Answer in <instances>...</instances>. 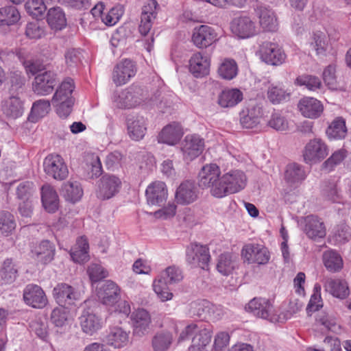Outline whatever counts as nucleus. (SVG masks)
I'll return each mask as SVG.
<instances>
[{
    "label": "nucleus",
    "instance_id": "f257e3e1",
    "mask_svg": "<svg viewBox=\"0 0 351 351\" xmlns=\"http://www.w3.org/2000/svg\"><path fill=\"white\" fill-rule=\"evenodd\" d=\"M247 178L243 171L234 169L221 175L220 167L215 163L204 165L199 172V186L209 191L216 198L239 192L246 185Z\"/></svg>",
    "mask_w": 351,
    "mask_h": 351
},
{
    "label": "nucleus",
    "instance_id": "f03ea898",
    "mask_svg": "<svg viewBox=\"0 0 351 351\" xmlns=\"http://www.w3.org/2000/svg\"><path fill=\"white\" fill-rule=\"evenodd\" d=\"M191 337V345L189 351H209L212 330L204 323H191L184 327L180 332L178 341L181 343ZM230 337L226 332H217L214 338L211 351H223L229 345Z\"/></svg>",
    "mask_w": 351,
    "mask_h": 351
},
{
    "label": "nucleus",
    "instance_id": "7ed1b4c3",
    "mask_svg": "<svg viewBox=\"0 0 351 351\" xmlns=\"http://www.w3.org/2000/svg\"><path fill=\"white\" fill-rule=\"evenodd\" d=\"M75 88L73 79L65 78L57 87L51 99V104L57 114L62 119L67 118L73 110L75 99L73 93Z\"/></svg>",
    "mask_w": 351,
    "mask_h": 351
},
{
    "label": "nucleus",
    "instance_id": "20e7f679",
    "mask_svg": "<svg viewBox=\"0 0 351 351\" xmlns=\"http://www.w3.org/2000/svg\"><path fill=\"white\" fill-rule=\"evenodd\" d=\"M183 278L181 269L176 266H170L162 271L153 282V289L162 302L171 300L173 293L168 285L179 282Z\"/></svg>",
    "mask_w": 351,
    "mask_h": 351
},
{
    "label": "nucleus",
    "instance_id": "39448f33",
    "mask_svg": "<svg viewBox=\"0 0 351 351\" xmlns=\"http://www.w3.org/2000/svg\"><path fill=\"white\" fill-rule=\"evenodd\" d=\"M144 91L138 86H130L121 91H116L112 97L114 106L121 108H131L141 105L144 99Z\"/></svg>",
    "mask_w": 351,
    "mask_h": 351
},
{
    "label": "nucleus",
    "instance_id": "423d86ee",
    "mask_svg": "<svg viewBox=\"0 0 351 351\" xmlns=\"http://www.w3.org/2000/svg\"><path fill=\"white\" fill-rule=\"evenodd\" d=\"M230 28L232 34L240 39L250 38L258 33L256 21L247 15L234 17L230 22Z\"/></svg>",
    "mask_w": 351,
    "mask_h": 351
},
{
    "label": "nucleus",
    "instance_id": "0eeeda50",
    "mask_svg": "<svg viewBox=\"0 0 351 351\" xmlns=\"http://www.w3.org/2000/svg\"><path fill=\"white\" fill-rule=\"evenodd\" d=\"M93 300H86L83 304V311L80 317V324L82 331L88 335H93L102 327L101 319L96 315L93 309Z\"/></svg>",
    "mask_w": 351,
    "mask_h": 351
},
{
    "label": "nucleus",
    "instance_id": "6e6552de",
    "mask_svg": "<svg viewBox=\"0 0 351 351\" xmlns=\"http://www.w3.org/2000/svg\"><path fill=\"white\" fill-rule=\"evenodd\" d=\"M241 256L248 264L266 265L269 263L271 254L263 245L258 243L245 244L241 250Z\"/></svg>",
    "mask_w": 351,
    "mask_h": 351
},
{
    "label": "nucleus",
    "instance_id": "1a4fd4ad",
    "mask_svg": "<svg viewBox=\"0 0 351 351\" xmlns=\"http://www.w3.org/2000/svg\"><path fill=\"white\" fill-rule=\"evenodd\" d=\"M245 309L254 316L267 319L270 322L276 323L278 320L273 305L266 298H254L249 302Z\"/></svg>",
    "mask_w": 351,
    "mask_h": 351
},
{
    "label": "nucleus",
    "instance_id": "9d476101",
    "mask_svg": "<svg viewBox=\"0 0 351 351\" xmlns=\"http://www.w3.org/2000/svg\"><path fill=\"white\" fill-rule=\"evenodd\" d=\"M328 154V147L319 138L310 140L305 145L302 156L307 164H316L322 161Z\"/></svg>",
    "mask_w": 351,
    "mask_h": 351
},
{
    "label": "nucleus",
    "instance_id": "9b49d317",
    "mask_svg": "<svg viewBox=\"0 0 351 351\" xmlns=\"http://www.w3.org/2000/svg\"><path fill=\"white\" fill-rule=\"evenodd\" d=\"M44 171L55 180H64L69 175V169L62 157L58 154H49L43 161Z\"/></svg>",
    "mask_w": 351,
    "mask_h": 351
},
{
    "label": "nucleus",
    "instance_id": "f8f14e48",
    "mask_svg": "<svg viewBox=\"0 0 351 351\" xmlns=\"http://www.w3.org/2000/svg\"><path fill=\"white\" fill-rule=\"evenodd\" d=\"M105 4L103 2H98L90 10V13L95 20L101 21L106 26L116 25L124 13L123 8L121 5H116L105 12Z\"/></svg>",
    "mask_w": 351,
    "mask_h": 351
},
{
    "label": "nucleus",
    "instance_id": "ddd939ff",
    "mask_svg": "<svg viewBox=\"0 0 351 351\" xmlns=\"http://www.w3.org/2000/svg\"><path fill=\"white\" fill-rule=\"evenodd\" d=\"M219 39V34L215 29L207 25H201L193 30L191 40L195 47L206 49Z\"/></svg>",
    "mask_w": 351,
    "mask_h": 351
},
{
    "label": "nucleus",
    "instance_id": "4468645a",
    "mask_svg": "<svg viewBox=\"0 0 351 351\" xmlns=\"http://www.w3.org/2000/svg\"><path fill=\"white\" fill-rule=\"evenodd\" d=\"M260 57L261 60L274 66L283 64L286 60V54L282 49L276 43L265 42L260 46Z\"/></svg>",
    "mask_w": 351,
    "mask_h": 351
},
{
    "label": "nucleus",
    "instance_id": "2eb2a0df",
    "mask_svg": "<svg viewBox=\"0 0 351 351\" xmlns=\"http://www.w3.org/2000/svg\"><path fill=\"white\" fill-rule=\"evenodd\" d=\"M121 186V181L119 177L106 174L99 181L97 197L102 200L109 199L119 193Z\"/></svg>",
    "mask_w": 351,
    "mask_h": 351
},
{
    "label": "nucleus",
    "instance_id": "dca6fc26",
    "mask_svg": "<svg viewBox=\"0 0 351 351\" xmlns=\"http://www.w3.org/2000/svg\"><path fill=\"white\" fill-rule=\"evenodd\" d=\"M53 295L59 306L75 305L81 298V293L72 286L66 283L57 285L53 290Z\"/></svg>",
    "mask_w": 351,
    "mask_h": 351
},
{
    "label": "nucleus",
    "instance_id": "f3484780",
    "mask_svg": "<svg viewBox=\"0 0 351 351\" xmlns=\"http://www.w3.org/2000/svg\"><path fill=\"white\" fill-rule=\"evenodd\" d=\"M204 149V140L197 134H188L182 143L181 150L185 161H192Z\"/></svg>",
    "mask_w": 351,
    "mask_h": 351
},
{
    "label": "nucleus",
    "instance_id": "a211bd4d",
    "mask_svg": "<svg viewBox=\"0 0 351 351\" xmlns=\"http://www.w3.org/2000/svg\"><path fill=\"white\" fill-rule=\"evenodd\" d=\"M186 261L193 267L205 269L210 260L208 249L206 245L191 243L186 248Z\"/></svg>",
    "mask_w": 351,
    "mask_h": 351
},
{
    "label": "nucleus",
    "instance_id": "6ab92c4d",
    "mask_svg": "<svg viewBox=\"0 0 351 351\" xmlns=\"http://www.w3.org/2000/svg\"><path fill=\"white\" fill-rule=\"evenodd\" d=\"M299 226L302 228L306 236L316 240L326 235V228L324 222L315 215H308L298 221Z\"/></svg>",
    "mask_w": 351,
    "mask_h": 351
},
{
    "label": "nucleus",
    "instance_id": "aec40b11",
    "mask_svg": "<svg viewBox=\"0 0 351 351\" xmlns=\"http://www.w3.org/2000/svg\"><path fill=\"white\" fill-rule=\"evenodd\" d=\"M56 83V74L51 71H45L35 76L32 90L36 95H48L52 93Z\"/></svg>",
    "mask_w": 351,
    "mask_h": 351
},
{
    "label": "nucleus",
    "instance_id": "412c9836",
    "mask_svg": "<svg viewBox=\"0 0 351 351\" xmlns=\"http://www.w3.org/2000/svg\"><path fill=\"white\" fill-rule=\"evenodd\" d=\"M105 342L114 349H121L130 342V331L119 326H110L105 337Z\"/></svg>",
    "mask_w": 351,
    "mask_h": 351
},
{
    "label": "nucleus",
    "instance_id": "4be33fe9",
    "mask_svg": "<svg viewBox=\"0 0 351 351\" xmlns=\"http://www.w3.org/2000/svg\"><path fill=\"white\" fill-rule=\"evenodd\" d=\"M159 5L156 0H148L142 8L139 32L145 36L151 30L154 21L156 19Z\"/></svg>",
    "mask_w": 351,
    "mask_h": 351
},
{
    "label": "nucleus",
    "instance_id": "5701e85b",
    "mask_svg": "<svg viewBox=\"0 0 351 351\" xmlns=\"http://www.w3.org/2000/svg\"><path fill=\"white\" fill-rule=\"evenodd\" d=\"M136 73L134 63L128 59L118 63L114 68L112 81L117 86H121L128 83Z\"/></svg>",
    "mask_w": 351,
    "mask_h": 351
},
{
    "label": "nucleus",
    "instance_id": "b1692460",
    "mask_svg": "<svg viewBox=\"0 0 351 351\" xmlns=\"http://www.w3.org/2000/svg\"><path fill=\"white\" fill-rule=\"evenodd\" d=\"M127 132L136 141L143 138L147 132V119L141 115L130 114L126 119Z\"/></svg>",
    "mask_w": 351,
    "mask_h": 351
},
{
    "label": "nucleus",
    "instance_id": "393cba45",
    "mask_svg": "<svg viewBox=\"0 0 351 351\" xmlns=\"http://www.w3.org/2000/svg\"><path fill=\"white\" fill-rule=\"evenodd\" d=\"M25 302L36 308H42L47 304V298L43 289L34 284L27 285L23 291Z\"/></svg>",
    "mask_w": 351,
    "mask_h": 351
},
{
    "label": "nucleus",
    "instance_id": "a878e982",
    "mask_svg": "<svg viewBox=\"0 0 351 351\" xmlns=\"http://www.w3.org/2000/svg\"><path fill=\"white\" fill-rule=\"evenodd\" d=\"M210 62L206 53L196 52L189 60L190 73L197 78L203 77L209 74Z\"/></svg>",
    "mask_w": 351,
    "mask_h": 351
},
{
    "label": "nucleus",
    "instance_id": "bb28decb",
    "mask_svg": "<svg viewBox=\"0 0 351 351\" xmlns=\"http://www.w3.org/2000/svg\"><path fill=\"white\" fill-rule=\"evenodd\" d=\"M258 18L259 25L263 30L276 32L278 28V22L275 12L267 5L260 4L254 9Z\"/></svg>",
    "mask_w": 351,
    "mask_h": 351
},
{
    "label": "nucleus",
    "instance_id": "cd10ccee",
    "mask_svg": "<svg viewBox=\"0 0 351 351\" xmlns=\"http://www.w3.org/2000/svg\"><path fill=\"white\" fill-rule=\"evenodd\" d=\"M298 107L303 117L312 119L319 118L324 111V106L321 101L311 97L300 99Z\"/></svg>",
    "mask_w": 351,
    "mask_h": 351
},
{
    "label": "nucleus",
    "instance_id": "c85d7f7f",
    "mask_svg": "<svg viewBox=\"0 0 351 351\" xmlns=\"http://www.w3.org/2000/svg\"><path fill=\"white\" fill-rule=\"evenodd\" d=\"M147 201L151 205H161L168 197V191L164 182L155 181L149 184L145 191Z\"/></svg>",
    "mask_w": 351,
    "mask_h": 351
},
{
    "label": "nucleus",
    "instance_id": "c756f323",
    "mask_svg": "<svg viewBox=\"0 0 351 351\" xmlns=\"http://www.w3.org/2000/svg\"><path fill=\"white\" fill-rule=\"evenodd\" d=\"M184 134L183 128L178 122H172L165 126L158 136V141L169 145H176Z\"/></svg>",
    "mask_w": 351,
    "mask_h": 351
},
{
    "label": "nucleus",
    "instance_id": "7c9ffc66",
    "mask_svg": "<svg viewBox=\"0 0 351 351\" xmlns=\"http://www.w3.org/2000/svg\"><path fill=\"white\" fill-rule=\"evenodd\" d=\"M97 295L104 304L113 306L120 298V289L113 281L106 280L99 287Z\"/></svg>",
    "mask_w": 351,
    "mask_h": 351
},
{
    "label": "nucleus",
    "instance_id": "2f4dec72",
    "mask_svg": "<svg viewBox=\"0 0 351 351\" xmlns=\"http://www.w3.org/2000/svg\"><path fill=\"white\" fill-rule=\"evenodd\" d=\"M32 256L36 261L47 264L51 262L54 257L55 246L49 241H42L34 245L31 250Z\"/></svg>",
    "mask_w": 351,
    "mask_h": 351
},
{
    "label": "nucleus",
    "instance_id": "473e14b6",
    "mask_svg": "<svg viewBox=\"0 0 351 351\" xmlns=\"http://www.w3.org/2000/svg\"><path fill=\"white\" fill-rule=\"evenodd\" d=\"M131 320L134 327V334L142 337L148 332L151 317L149 313L143 309L138 308L131 315Z\"/></svg>",
    "mask_w": 351,
    "mask_h": 351
},
{
    "label": "nucleus",
    "instance_id": "72a5a7b5",
    "mask_svg": "<svg viewBox=\"0 0 351 351\" xmlns=\"http://www.w3.org/2000/svg\"><path fill=\"white\" fill-rule=\"evenodd\" d=\"M197 198V190L193 182L186 181L180 184L176 192V199L178 204H189Z\"/></svg>",
    "mask_w": 351,
    "mask_h": 351
},
{
    "label": "nucleus",
    "instance_id": "f704fd0d",
    "mask_svg": "<svg viewBox=\"0 0 351 351\" xmlns=\"http://www.w3.org/2000/svg\"><path fill=\"white\" fill-rule=\"evenodd\" d=\"M309 45L316 55L320 57L326 56L330 49L329 40L324 32L313 31L310 36Z\"/></svg>",
    "mask_w": 351,
    "mask_h": 351
},
{
    "label": "nucleus",
    "instance_id": "c9c22d12",
    "mask_svg": "<svg viewBox=\"0 0 351 351\" xmlns=\"http://www.w3.org/2000/svg\"><path fill=\"white\" fill-rule=\"evenodd\" d=\"M2 110L7 117L17 119L23 114V102L18 96H10L3 101Z\"/></svg>",
    "mask_w": 351,
    "mask_h": 351
},
{
    "label": "nucleus",
    "instance_id": "e433bc0d",
    "mask_svg": "<svg viewBox=\"0 0 351 351\" xmlns=\"http://www.w3.org/2000/svg\"><path fill=\"white\" fill-rule=\"evenodd\" d=\"M50 321L55 327L65 330L71 324L73 317L66 307L58 306L52 310Z\"/></svg>",
    "mask_w": 351,
    "mask_h": 351
},
{
    "label": "nucleus",
    "instance_id": "4c0bfd02",
    "mask_svg": "<svg viewBox=\"0 0 351 351\" xmlns=\"http://www.w3.org/2000/svg\"><path fill=\"white\" fill-rule=\"evenodd\" d=\"M322 260L324 267L330 272H339L343 267V258L336 250H329L324 252Z\"/></svg>",
    "mask_w": 351,
    "mask_h": 351
},
{
    "label": "nucleus",
    "instance_id": "58836bf2",
    "mask_svg": "<svg viewBox=\"0 0 351 351\" xmlns=\"http://www.w3.org/2000/svg\"><path fill=\"white\" fill-rule=\"evenodd\" d=\"M325 290L334 297L344 299L349 295V289L345 280L328 278L324 282Z\"/></svg>",
    "mask_w": 351,
    "mask_h": 351
},
{
    "label": "nucleus",
    "instance_id": "ea45409f",
    "mask_svg": "<svg viewBox=\"0 0 351 351\" xmlns=\"http://www.w3.org/2000/svg\"><path fill=\"white\" fill-rule=\"evenodd\" d=\"M89 245L85 237L77 239L75 246L71 249L70 255L72 260L77 263H84L88 261Z\"/></svg>",
    "mask_w": 351,
    "mask_h": 351
},
{
    "label": "nucleus",
    "instance_id": "a19ab883",
    "mask_svg": "<svg viewBox=\"0 0 351 351\" xmlns=\"http://www.w3.org/2000/svg\"><path fill=\"white\" fill-rule=\"evenodd\" d=\"M41 200L45 209L49 213H55L58 208V196L49 185H44L41 189Z\"/></svg>",
    "mask_w": 351,
    "mask_h": 351
},
{
    "label": "nucleus",
    "instance_id": "79ce46f5",
    "mask_svg": "<svg viewBox=\"0 0 351 351\" xmlns=\"http://www.w3.org/2000/svg\"><path fill=\"white\" fill-rule=\"evenodd\" d=\"M243 99V93L238 88L223 90L218 97V104L222 108H232Z\"/></svg>",
    "mask_w": 351,
    "mask_h": 351
},
{
    "label": "nucleus",
    "instance_id": "37998d69",
    "mask_svg": "<svg viewBox=\"0 0 351 351\" xmlns=\"http://www.w3.org/2000/svg\"><path fill=\"white\" fill-rule=\"evenodd\" d=\"M16 56L23 65L27 74L35 75L41 69V64L34 60L32 54L28 51L24 49H17Z\"/></svg>",
    "mask_w": 351,
    "mask_h": 351
},
{
    "label": "nucleus",
    "instance_id": "c03bdc74",
    "mask_svg": "<svg viewBox=\"0 0 351 351\" xmlns=\"http://www.w3.org/2000/svg\"><path fill=\"white\" fill-rule=\"evenodd\" d=\"M262 114V110L260 106H252L247 110V113L241 117V124L243 128L247 129L258 128Z\"/></svg>",
    "mask_w": 351,
    "mask_h": 351
},
{
    "label": "nucleus",
    "instance_id": "a18cd8bd",
    "mask_svg": "<svg viewBox=\"0 0 351 351\" xmlns=\"http://www.w3.org/2000/svg\"><path fill=\"white\" fill-rule=\"evenodd\" d=\"M47 21L51 28L55 30H61L66 25L64 12L60 7H55L49 10Z\"/></svg>",
    "mask_w": 351,
    "mask_h": 351
},
{
    "label": "nucleus",
    "instance_id": "49530a36",
    "mask_svg": "<svg viewBox=\"0 0 351 351\" xmlns=\"http://www.w3.org/2000/svg\"><path fill=\"white\" fill-rule=\"evenodd\" d=\"M326 133L330 140L344 138L347 134L345 120L341 117L335 118L326 129Z\"/></svg>",
    "mask_w": 351,
    "mask_h": 351
},
{
    "label": "nucleus",
    "instance_id": "de8ad7c7",
    "mask_svg": "<svg viewBox=\"0 0 351 351\" xmlns=\"http://www.w3.org/2000/svg\"><path fill=\"white\" fill-rule=\"evenodd\" d=\"M81 184L75 180H69L62 186V194L67 201L75 203L80 200L83 195Z\"/></svg>",
    "mask_w": 351,
    "mask_h": 351
},
{
    "label": "nucleus",
    "instance_id": "09e8293b",
    "mask_svg": "<svg viewBox=\"0 0 351 351\" xmlns=\"http://www.w3.org/2000/svg\"><path fill=\"white\" fill-rule=\"evenodd\" d=\"M295 84L299 86H303L311 92H317L322 90L323 84L320 78L313 75L304 74L299 75L295 80Z\"/></svg>",
    "mask_w": 351,
    "mask_h": 351
},
{
    "label": "nucleus",
    "instance_id": "8fccbe9b",
    "mask_svg": "<svg viewBox=\"0 0 351 351\" xmlns=\"http://www.w3.org/2000/svg\"><path fill=\"white\" fill-rule=\"evenodd\" d=\"M21 19V14L14 6L0 8V28L16 24Z\"/></svg>",
    "mask_w": 351,
    "mask_h": 351
},
{
    "label": "nucleus",
    "instance_id": "3c124183",
    "mask_svg": "<svg viewBox=\"0 0 351 351\" xmlns=\"http://www.w3.org/2000/svg\"><path fill=\"white\" fill-rule=\"evenodd\" d=\"M316 324L323 327V329L332 332H339L340 325L337 323L336 317L326 312H320L316 317Z\"/></svg>",
    "mask_w": 351,
    "mask_h": 351
},
{
    "label": "nucleus",
    "instance_id": "603ef678",
    "mask_svg": "<svg viewBox=\"0 0 351 351\" xmlns=\"http://www.w3.org/2000/svg\"><path fill=\"white\" fill-rule=\"evenodd\" d=\"M173 335L171 331H162L157 333L152 339V347L154 351H167L172 341Z\"/></svg>",
    "mask_w": 351,
    "mask_h": 351
},
{
    "label": "nucleus",
    "instance_id": "864d4df0",
    "mask_svg": "<svg viewBox=\"0 0 351 351\" xmlns=\"http://www.w3.org/2000/svg\"><path fill=\"white\" fill-rule=\"evenodd\" d=\"M51 110L50 101L47 99H39L33 103L29 119L36 122L39 119L46 116Z\"/></svg>",
    "mask_w": 351,
    "mask_h": 351
},
{
    "label": "nucleus",
    "instance_id": "5fc2aeb1",
    "mask_svg": "<svg viewBox=\"0 0 351 351\" xmlns=\"http://www.w3.org/2000/svg\"><path fill=\"white\" fill-rule=\"evenodd\" d=\"M16 274L17 269L12 259H5L0 265V280L2 283L12 282L16 279Z\"/></svg>",
    "mask_w": 351,
    "mask_h": 351
},
{
    "label": "nucleus",
    "instance_id": "6e6d98bb",
    "mask_svg": "<svg viewBox=\"0 0 351 351\" xmlns=\"http://www.w3.org/2000/svg\"><path fill=\"white\" fill-rule=\"evenodd\" d=\"M306 178V173L300 165L293 163L287 165L285 178L290 184H295L302 182Z\"/></svg>",
    "mask_w": 351,
    "mask_h": 351
},
{
    "label": "nucleus",
    "instance_id": "4d7b16f0",
    "mask_svg": "<svg viewBox=\"0 0 351 351\" xmlns=\"http://www.w3.org/2000/svg\"><path fill=\"white\" fill-rule=\"evenodd\" d=\"M218 73L224 80H232L238 73L237 62L233 59H225L219 66Z\"/></svg>",
    "mask_w": 351,
    "mask_h": 351
},
{
    "label": "nucleus",
    "instance_id": "13d9d810",
    "mask_svg": "<svg viewBox=\"0 0 351 351\" xmlns=\"http://www.w3.org/2000/svg\"><path fill=\"white\" fill-rule=\"evenodd\" d=\"M348 152L341 148L334 152L332 155L322 164V170L325 172H330L340 165L347 157Z\"/></svg>",
    "mask_w": 351,
    "mask_h": 351
},
{
    "label": "nucleus",
    "instance_id": "bf43d9fd",
    "mask_svg": "<svg viewBox=\"0 0 351 351\" xmlns=\"http://www.w3.org/2000/svg\"><path fill=\"white\" fill-rule=\"evenodd\" d=\"M237 267V262L230 254L219 256L217 264V271L223 276L230 275Z\"/></svg>",
    "mask_w": 351,
    "mask_h": 351
},
{
    "label": "nucleus",
    "instance_id": "052dcab7",
    "mask_svg": "<svg viewBox=\"0 0 351 351\" xmlns=\"http://www.w3.org/2000/svg\"><path fill=\"white\" fill-rule=\"evenodd\" d=\"M16 222L13 215L7 211L0 212V233L9 236L15 230Z\"/></svg>",
    "mask_w": 351,
    "mask_h": 351
},
{
    "label": "nucleus",
    "instance_id": "680f3d73",
    "mask_svg": "<svg viewBox=\"0 0 351 351\" xmlns=\"http://www.w3.org/2000/svg\"><path fill=\"white\" fill-rule=\"evenodd\" d=\"M289 97L288 93L281 86L271 84L267 90V98L273 104H278L286 101Z\"/></svg>",
    "mask_w": 351,
    "mask_h": 351
},
{
    "label": "nucleus",
    "instance_id": "e2e57ef3",
    "mask_svg": "<svg viewBox=\"0 0 351 351\" xmlns=\"http://www.w3.org/2000/svg\"><path fill=\"white\" fill-rule=\"evenodd\" d=\"M36 188L33 182L23 181L20 182L16 189V197L20 200L34 199Z\"/></svg>",
    "mask_w": 351,
    "mask_h": 351
},
{
    "label": "nucleus",
    "instance_id": "0e129e2a",
    "mask_svg": "<svg viewBox=\"0 0 351 351\" xmlns=\"http://www.w3.org/2000/svg\"><path fill=\"white\" fill-rule=\"evenodd\" d=\"M322 195L325 200L331 203H340L342 201V193L336 182L326 185L322 191Z\"/></svg>",
    "mask_w": 351,
    "mask_h": 351
},
{
    "label": "nucleus",
    "instance_id": "69168bd1",
    "mask_svg": "<svg viewBox=\"0 0 351 351\" xmlns=\"http://www.w3.org/2000/svg\"><path fill=\"white\" fill-rule=\"evenodd\" d=\"M25 7L27 13L34 17L42 16L47 10L43 0H29Z\"/></svg>",
    "mask_w": 351,
    "mask_h": 351
},
{
    "label": "nucleus",
    "instance_id": "338daca9",
    "mask_svg": "<svg viewBox=\"0 0 351 351\" xmlns=\"http://www.w3.org/2000/svg\"><path fill=\"white\" fill-rule=\"evenodd\" d=\"M25 35L29 39H40L45 35V27L38 21L28 23L25 28Z\"/></svg>",
    "mask_w": 351,
    "mask_h": 351
},
{
    "label": "nucleus",
    "instance_id": "774afa93",
    "mask_svg": "<svg viewBox=\"0 0 351 351\" xmlns=\"http://www.w3.org/2000/svg\"><path fill=\"white\" fill-rule=\"evenodd\" d=\"M86 160V165L90 171L91 177L100 176L103 171L100 158L95 154H88Z\"/></svg>",
    "mask_w": 351,
    "mask_h": 351
}]
</instances>
